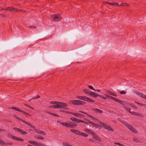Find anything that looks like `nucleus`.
Returning <instances> with one entry per match:
<instances>
[{"mask_svg": "<svg viewBox=\"0 0 146 146\" xmlns=\"http://www.w3.org/2000/svg\"><path fill=\"white\" fill-rule=\"evenodd\" d=\"M125 108L126 110H127V111H128L130 113H131L132 112H131L130 111V110H131V109L129 108H127V107H125Z\"/></svg>", "mask_w": 146, "mask_h": 146, "instance_id": "34", "label": "nucleus"}, {"mask_svg": "<svg viewBox=\"0 0 146 146\" xmlns=\"http://www.w3.org/2000/svg\"><path fill=\"white\" fill-rule=\"evenodd\" d=\"M118 6H123V3H122L120 5H119Z\"/></svg>", "mask_w": 146, "mask_h": 146, "instance_id": "60", "label": "nucleus"}, {"mask_svg": "<svg viewBox=\"0 0 146 146\" xmlns=\"http://www.w3.org/2000/svg\"><path fill=\"white\" fill-rule=\"evenodd\" d=\"M21 121H22L23 122L25 123L27 125L28 123V122H27V121H25V120H23V119H22V120Z\"/></svg>", "mask_w": 146, "mask_h": 146, "instance_id": "43", "label": "nucleus"}, {"mask_svg": "<svg viewBox=\"0 0 146 146\" xmlns=\"http://www.w3.org/2000/svg\"><path fill=\"white\" fill-rule=\"evenodd\" d=\"M34 130L36 133H38V134H42L43 135H46V134L45 132H44L40 131V130L36 129L35 128L34 129Z\"/></svg>", "mask_w": 146, "mask_h": 146, "instance_id": "12", "label": "nucleus"}, {"mask_svg": "<svg viewBox=\"0 0 146 146\" xmlns=\"http://www.w3.org/2000/svg\"><path fill=\"white\" fill-rule=\"evenodd\" d=\"M70 103H72L75 105H84L86 104V102H85L78 100H70Z\"/></svg>", "mask_w": 146, "mask_h": 146, "instance_id": "4", "label": "nucleus"}, {"mask_svg": "<svg viewBox=\"0 0 146 146\" xmlns=\"http://www.w3.org/2000/svg\"><path fill=\"white\" fill-rule=\"evenodd\" d=\"M93 110L96 112H97L100 113H103V111L102 110L96 108L94 109Z\"/></svg>", "mask_w": 146, "mask_h": 146, "instance_id": "23", "label": "nucleus"}, {"mask_svg": "<svg viewBox=\"0 0 146 146\" xmlns=\"http://www.w3.org/2000/svg\"><path fill=\"white\" fill-rule=\"evenodd\" d=\"M135 102V103L137 104H139V105H143L141 103H139V102Z\"/></svg>", "mask_w": 146, "mask_h": 146, "instance_id": "53", "label": "nucleus"}, {"mask_svg": "<svg viewBox=\"0 0 146 146\" xmlns=\"http://www.w3.org/2000/svg\"><path fill=\"white\" fill-rule=\"evenodd\" d=\"M12 109L15 110H16L17 111H19L20 112H21L22 111V110H21V109H19V108H18L17 107H13L12 108Z\"/></svg>", "mask_w": 146, "mask_h": 146, "instance_id": "24", "label": "nucleus"}, {"mask_svg": "<svg viewBox=\"0 0 146 146\" xmlns=\"http://www.w3.org/2000/svg\"><path fill=\"white\" fill-rule=\"evenodd\" d=\"M11 7H9L7 8H6L5 9H3V10H5L6 11H11Z\"/></svg>", "mask_w": 146, "mask_h": 146, "instance_id": "29", "label": "nucleus"}, {"mask_svg": "<svg viewBox=\"0 0 146 146\" xmlns=\"http://www.w3.org/2000/svg\"><path fill=\"white\" fill-rule=\"evenodd\" d=\"M28 28L33 29V28H35V26H29L28 27Z\"/></svg>", "mask_w": 146, "mask_h": 146, "instance_id": "50", "label": "nucleus"}, {"mask_svg": "<svg viewBox=\"0 0 146 146\" xmlns=\"http://www.w3.org/2000/svg\"><path fill=\"white\" fill-rule=\"evenodd\" d=\"M88 123L89 124H91L92 125L96 127H98L99 126V125L98 124H96V123H94L90 121L89 120H88Z\"/></svg>", "mask_w": 146, "mask_h": 146, "instance_id": "17", "label": "nucleus"}, {"mask_svg": "<svg viewBox=\"0 0 146 146\" xmlns=\"http://www.w3.org/2000/svg\"><path fill=\"white\" fill-rule=\"evenodd\" d=\"M21 112H22L23 113L27 115H29V114L23 111H22Z\"/></svg>", "mask_w": 146, "mask_h": 146, "instance_id": "40", "label": "nucleus"}, {"mask_svg": "<svg viewBox=\"0 0 146 146\" xmlns=\"http://www.w3.org/2000/svg\"><path fill=\"white\" fill-rule=\"evenodd\" d=\"M35 143V145L36 146H39V143H38V142H37L36 141Z\"/></svg>", "mask_w": 146, "mask_h": 146, "instance_id": "46", "label": "nucleus"}, {"mask_svg": "<svg viewBox=\"0 0 146 146\" xmlns=\"http://www.w3.org/2000/svg\"><path fill=\"white\" fill-rule=\"evenodd\" d=\"M117 119L121 123L124 124L132 132L135 133H137V131L135 130L133 127L127 123L125 121L119 118H117Z\"/></svg>", "mask_w": 146, "mask_h": 146, "instance_id": "1", "label": "nucleus"}, {"mask_svg": "<svg viewBox=\"0 0 146 146\" xmlns=\"http://www.w3.org/2000/svg\"><path fill=\"white\" fill-rule=\"evenodd\" d=\"M50 103L52 104H56V103H57V102L55 101H51L50 102Z\"/></svg>", "mask_w": 146, "mask_h": 146, "instance_id": "41", "label": "nucleus"}, {"mask_svg": "<svg viewBox=\"0 0 146 146\" xmlns=\"http://www.w3.org/2000/svg\"><path fill=\"white\" fill-rule=\"evenodd\" d=\"M98 96L100 98H102L104 100H106V98L104 97L103 96L99 95V94H97L95 93V95L94 96V98H96Z\"/></svg>", "mask_w": 146, "mask_h": 146, "instance_id": "19", "label": "nucleus"}, {"mask_svg": "<svg viewBox=\"0 0 146 146\" xmlns=\"http://www.w3.org/2000/svg\"><path fill=\"white\" fill-rule=\"evenodd\" d=\"M94 91H97V92H100V90H98V89H97V90L95 89V90H94Z\"/></svg>", "mask_w": 146, "mask_h": 146, "instance_id": "58", "label": "nucleus"}, {"mask_svg": "<svg viewBox=\"0 0 146 146\" xmlns=\"http://www.w3.org/2000/svg\"><path fill=\"white\" fill-rule=\"evenodd\" d=\"M133 140L134 142H135L136 143L138 142H139V140L138 139H136V138H133Z\"/></svg>", "mask_w": 146, "mask_h": 146, "instance_id": "38", "label": "nucleus"}, {"mask_svg": "<svg viewBox=\"0 0 146 146\" xmlns=\"http://www.w3.org/2000/svg\"><path fill=\"white\" fill-rule=\"evenodd\" d=\"M0 144L1 145H6L7 144L3 141L0 139Z\"/></svg>", "mask_w": 146, "mask_h": 146, "instance_id": "25", "label": "nucleus"}, {"mask_svg": "<svg viewBox=\"0 0 146 146\" xmlns=\"http://www.w3.org/2000/svg\"><path fill=\"white\" fill-rule=\"evenodd\" d=\"M19 9H15V12H19Z\"/></svg>", "mask_w": 146, "mask_h": 146, "instance_id": "59", "label": "nucleus"}, {"mask_svg": "<svg viewBox=\"0 0 146 146\" xmlns=\"http://www.w3.org/2000/svg\"><path fill=\"white\" fill-rule=\"evenodd\" d=\"M133 92L134 94H137V95L141 97L142 98H143L144 96L145 95L141 92H140L135 90H133Z\"/></svg>", "mask_w": 146, "mask_h": 146, "instance_id": "11", "label": "nucleus"}, {"mask_svg": "<svg viewBox=\"0 0 146 146\" xmlns=\"http://www.w3.org/2000/svg\"><path fill=\"white\" fill-rule=\"evenodd\" d=\"M12 138L14 140H17L18 141H24L23 139L20 138L15 137L14 136H12Z\"/></svg>", "mask_w": 146, "mask_h": 146, "instance_id": "15", "label": "nucleus"}, {"mask_svg": "<svg viewBox=\"0 0 146 146\" xmlns=\"http://www.w3.org/2000/svg\"><path fill=\"white\" fill-rule=\"evenodd\" d=\"M110 98L113 100L114 101L117 102L118 103H120V104H121L122 102V101H121L120 100H119L118 99H117V98H114L112 96H111V97H110Z\"/></svg>", "mask_w": 146, "mask_h": 146, "instance_id": "18", "label": "nucleus"}, {"mask_svg": "<svg viewBox=\"0 0 146 146\" xmlns=\"http://www.w3.org/2000/svg\"><path fill=\"white\" fill-rule=\"evenodd\" d=\"M19 12H25V11L23 10L22 9H19Z\"/></svg>", "mask_w": 146, "mask_h": 146, "instance_id": "54", "label": "nucleus"}, {"mask_svg": "<svg viewBox=\"0 0 146 146\" xmlns=\"http://www.w3.org/2000/svg\"><path fill=\"white\" fill-rule=\"evenodd\" d=\"M131 114L133 115L137 116L141 118H143L144 117V115L143 114L138 112H132L131 113Z\"/></svg>", "mask_w": 146, "mask_h": 146, "instance_id": "10", "label": "nucleus"}, {"mask_svg": "<svg viewBox=\"0 0 146 146\" xmlns=\"http://www.w3.org/2000/svg\"><path fill=\"white\" fill-rule=\"evenodd\" d=\"M47 146L46 145H45L42 143H40L39 144V146Z\"/></svg>", "mask_w": 146, "mask_h": 146, "instance_id": "45", "label": "nucleus"}, {"mask_svg": "<svg viewBox=\"0 0 146 146\" xmlns=\"http://www.w3.org/2000/svg\"><path fill=\"white\" fill-rule=\"evenodd\" d=\"M105 96L108 98H110V97H111V96H109V95L106 94H105Z\"/></svg>", "mask_w": 146, "mask_h": 146, "instance_id": "47", "label": "nucleus"}, {"mask_svg": "<svg viewBox=\"0 0 146 146\" xmlns=\"http://www.w3.org/2000/svg\"><path fill=\"white\" fill-rule=\"evenodd\" d=\"M89 140L90 141L92 142H95V141L94 140L91 139H89Z\"/></svg>", "mask_w": 146, "mask_h": 146, "instance_id": "51", "label": "nucleus"}, {"mask_svg": "<svg viewBox=\"0 0 146 146\" xmlns=\"http://www.w3.org/2000/svg\"><path fill=\"white\" fill-rule=\"evenodd\" d=\"M83 92L84 93L90 95L91 96L94 97V96L95 95V93L89 91L87 89H85L83 90Z\"/></svg>", "mask_w": 146, "mask_h": 146, "instance_id": "8", "label": "nucleus"}, {"mask_svg": "<svg viewBox=\"0 0 146 146\" xmlns=\"http://www.w3.org/2000/svg\"><path fill=\"white\" fill-rule=\"evenodd\" d=\"M132 107H133L134 108H135V109H137V107L135 106H132Z\"/></svg>", "mask_w": 146, "mask_h": 146, "instance_id": "55", "label": "nucleus"}, {"mask_svg": "<svg viewBox=\"0 0 146 146\" xmlns=\"http://www.w3.org/2000/svg\"><path fill=\"white\" fill-rule=\"evenodd\" d=\"M76 123H84L83 121V120H81L80 119H77L76 121L75 122Z\"/></svg>", "mask_w": 146, "mask_h": 146, "instance_id": "31", "label": "nucleus"}, {"mask_svg": "<svg viewBox=\"0 0 146 146\" xmlns=\"http://www.w3.org/2000/svg\"><path fill=\"white\" fill-rule=\"evenodd\" d=\"M5 15L3 14H0V17H5Z\"/></svg>", "mask_w": 146, "mask_h": 146, "instance_id": "52", "label": "nucleus"}, {"mask_svg": "<svg viewBox=\"0 0 146 146\" xmlns=\"http://www.w3.org/2000/svg\"><path fill=\"white\" fill-rule=\"evenodd\" d=\"M25 105L26 106H27L29 108H30V109H33V110L34 109V108H33V107H32L30 106H29V105H28V106L27 105V104H25Z\"/></svg>", "mask_w": 146, "mask_h": 146, "instance_id": "37", "label": "nucleus"}, {"mask_svg": "<svg viewBox=\"0 0 146 146\" xmlns=\"http://www.w3.org/2000/svg\"><path fill=\"white\" fill-rule=\"evenodd\" d=\"M56 108H58L60 109L64 108L66 110L69 109L68 108L66 107L67 106V104L64 103L62 102H58L56 104Z\"/></svg>", "mask_w": 146, "mask_h": 146, "instance_id": "3", "label": "nucleus"}, {"mask_svg": "<svg viewBox=\"0 0 146 146\" xmlns=\"http://www.w3.org/2000/svg\"><path fill=\"white\" fill-rule=\"evenodd\" d=\"M106 93H108V94H110V95H111L112 96H116L117 95L116 94H115L114 93L111 92V91L108 90L107 92Z\"/></svg>", "mask_w": 146, "mask_h": 146, "instance_id": "22", "label": "nucleus"}, {"mask_svg": "<svg viewBox=\"0 0 146 146\" xmlns=\"http://www.w3.org/2000/svg\"><path fill=\"white\" fill-rule=\"evenodd\" d=\"M27 125H28L29 126H30L31 127L33 128L34 129L35 128V127L33 125H32L31 124L28 122V124Z\"/></svg>", "mask_w": 146, "mask_h": 146, "instance_id": "35", "label": "nucleus"}, {"mask_svg": "<svg viewBox=\"0 0 146 146\" xmlns=\"http://www.w3.org/2000/svg\"><path fill=\"white\" fill-rule=\"evenodd\" d=\"M128 4L126 3H123V6H128Z\"/></svg>", "mask_w": 146, "mask_h": 146, "instance_id": "57", "label": "nucleus"}, {"mask_svg": "<svg viewBox=\"0 0 146 146\" xmlns=\"http://www.w3.org/2000/svg\"><path fill=\"white\" fill-rule=\"evenodd\" d=\"M108 3L109 5H113L114 6H119V5L118 4V3H110L109 2H107Z\"/></svg>", "mask_w": 146, "mask_h": 146, "instance_id": "26", "label": "nucleus"}, {"mask_svg": "<svg viewBox=\"0 0 146 146\" xmlns=\"http://www.w3.org/2000/svg\"><path fill=\"white\" fill-rule=\"evenodd\" d=\"M79 135L84 137H87L88 136V135L87 134L82 132H80Z\"/></svg>", "mask_w": 146, "mask_h": 146, "instance_id": "27", "label": "nucleus"}, {"mask_svg": "<svg viewBox=\"0 0 146 146\" xmlns=\"http://www.w3.org/2000/svg\"><path fill=\"white\" fill-rule=\"evenodd\" d=\"M88 119H87L86 120L87 121V122H86V121H83L85 122V123H85V124H89V123H88Z\"/></svg>", "mask_w": 146, "mask_h": 146, "instance_id": "49", "label": "nucleus"}, {"mask_svg": "<svg viewBox=\"0 0 146 146\" xmlns=\"http://www.w3.org/2000/svg\"><path fill=\"white\" fill-rule=\"evenodd\" d=\"M52 20L54 22L59 21L62 19L61 17L59 15H52Z\"/></svg>", "mask_w": 146, "mask_h": 146, "instance_id": "7", "label": "nucleus"}, {"mask_svg": "<svg viewBox=\"0 0 146 146\" xmlns=\"http://www.w3.org/2000/svg\"><path fill=\"white\" fill-rule=\"evenodd\" d=\"M50 107L51 108L53 109L54 108H56V104L53 105L51 106Z\"/></svg>", "mask_w": 146, "mask_h": 146, "instance_id": "42", "label": "nucleus"}, {"mask_svg": "<svg viewBox=\"0 0 146 146\" xmlns=\"http://www.w3.org/2000/svg\"><path fill=\"white\" fill-rule=\"evenodd\" d=\"M14 116L18 120L21 121L22 120V119H21L20 117L16 116L15 115H14Z\"/></svg>", "mask_w": 146, "mask_h": 146, "instance_id": "36", "label": "nucleus"}, {"mask_svg": "<svg viewBox=\"0 0 146 146\" xmlns=\"http://www.w3.org/2000/svg\"><path fill=\"white\" fill-rule=\"evenodd\" d=\"M15 9L13 7H11V11L15 12Z\"/></svg>", "mask_w": 146, "mask_h": 146, "instance_id": "48", "label": "nucleus"}, {"mask_svg": "<svg viewBox=\"0 0 146 146\" xmlns=\"http://www.w3.org/2000/svg\"><path fill=\"white\" fill-rule=\"evenodd\" d=\"M143 98H144L146 99V95L145 94L144 95V96Z\"/></svg>", "mask_w": 146, "mask_h": 146, "instance_id": "61", "label": "nucleus"}, {"mask_svg": "<svg viewBox=\"0 0 146 146\" xmlns=\"http://www.w3.org/2000/svg\"><path fill=\"white\" fill-rule=\"evenodd\" d=\"M70 131L78 135H80V132L79 131L74 129H71Z\"/></svg>", "mask_w": 146, "mask_h": 146, "instance_id": "14", "label": "nucleus"}, {"mask_svg": "<svg viewBox=\"0 0 146 146\" xmlns=\"http://www.w3.org/2000/svg\"><path fill=\"white\" fill-rule=\"evenodd\" d=\"M40 97L39 96H35L33 97L31 99L29 100V101H31L33 99H37L39 98Z\"/></svg>", "mask_w": 146, "mask_h": 146, "instance_id": "28", "label": "nucleus"}, {"mask_svg": "<svg viewBox=\"0 0 146 146\" xmlns=\"http://www.w3.org/2000/svg\"><path fill=\"white\" fill-rule=\"evenodd\" d=\"M93 138L95 139L98 140L100 142L101 141V140L100 139V138L97 136L95 133H94L93 134Z\"/></svg>", "mask_w": 146, "mask_h": 146, "instance_id": "13", "label": "nucleus"}, {"mask_svg": "<svg viewBox=\"0 0 146 146\" xmlns=\"http://www.w3.org/2000/svg\"><path fill=\"white\" fill-rule=\"evenodd\" d=\"M79 112H80V113H83V114H86V115H88V116H89V117H90V118H91L93 119H96L94 117L92 116H91L89 114H88L87 113L85 112H84L82 111L81 110H79Z\"/></svg>", "mask_w": 146, "mask_h": 146, "instance_id": "16", "label": "nucleus"}, {"mask_svg": "<svg viewBox=\"0 0 146 146\" xmlns=\"http://www.w3.org/2000/svg\"><path fill=\"white\" fill-rule=\"evenodd\" d=\"M88 87L90 88V89H92L93 90H95V89H94L93 87L92 86H88Z\"/></svg>", "mask_w": 146, "mask_h": 146, "instance_id": "44", "label": "nucleus"}, {"mask_svg": "<svg viewBox=\"0 0 146 146\" xmlns=\"http://www.w3.org/2000/svg\"><path fill=\"white\" fill-rule=\"evenodd\" d=\"M48 113H49V114H50V115H52L53 116H55L58 117H59L58 115H57V114H55V113H50L49 112H48Z\"/></svg>", "mask_w": 146, "mask_h": 146, "instance_id": "30", "label": "nucleus"}, {"mask_svg": "<svg viewBox=\"0 0 146 146\" xmlns=\"http://www.w3.org/2000/svg\"><path fill=\"white\" fill-rule=\"evenodd\" d=\"M36 141H33V145H35V143Z\"/></svg>", "mask_w": 146, "mask_h": 146, "instance_id": "63", "label": "nucleus"}, {"mask_svg": "<svg viewBox=\"0 0 146 146\" xmlns=\"http://www.w3.org/2000/svg\"><path fill=\"white\" fill-rule=\"evenodd\" d=\"M85 131L88 133L92 134L93 135L94 133L92 131L88 129H85Z\"/></svg>", "mask_w": 146, "mask_h": 146, "instance_id": "21", "label": "nucleus"}, {"mask_svg": "<svg viewBox=\"0 0 146 146\" xmlns=\"http://www.w3.org/2000/svg\"><path fill=\"white\" fill-rule=\"evenodd\" d=\"M99 123L102 125L103 127L105 129H107V130L109 131L111 130L112 131H113V129L110 126L102 122H100Z\"/></svg>", "mask_w": 146, "mask_h": 146, "instance_id": "6", "label": "nucleus"}, {"mask_svg": "<svg viewBox=\"0 0 146 146\" xmlns=\"http://www.w3.org/2000/svg\"><path fill=\"white\" fill-rule=\"evenodd\" d=\"M13 129L20 132L22 134L26 135L27 134V133L26 132L20 129L15 127H14Z\"/></svg>", "mask_w": 146, "mask_h": 146, "instance_id": "9", "label": "nucleus"}, {"mask_svg": "<svg viewBox=\"0 0 146 146\" xmlns=\"http://www.w3.org/2000/svg\"><path fill=\"white\" fill-rule=\"evenodd\" d=\"M70 113L76 116L77 117H81L82 116V115L81 114L78 113L70 112Z\"/></svg>", "mask_w": 146, "mask_h": 146, "instance_id": "20", "label": "nucleus"}, {"mask_svg": "<svg viewBox=\"0 0 146 146\" xmlns=\"http://www.w3.org/2000/svg\"><path fill=\"white\" fill-rule=\"evenodd\" d=\"M57 122L66 127L72 128H74V127H76L77 126V125L76 123L71 121L67 123L58 120L57 121Z\"/></svg>", "mask_w": 146, "mask_h": 146, "instance_id": "2", "label": "nucleus"}, {"mask_svg": "<svg viewBox=\"0 0 146 146\" xmlns=\"http://www.w3.org/2000/svg\"><path fill=\"white\" fill-rule=\"evenodd\" d=\"M9 144L10 145H11L12 144V143H10V144Z\"/></svg>", "mask_w": 146, "mask_h": 146, "instance_id": "64", "label": "nucleus"}, {"mask_svg": "<svg viewBox=\"0 0 146 146\" xmlns=\"http://www.w3.org/2000/svg\"><path fill=\"white\" fill-rule=\"evenodd\" d=\"M120 93L121 94H126V92L125 91L122 90L120 92Z\"/></svg>", "mask_w": 146, "mask_h": 146, "instance_id": "39", "label": "nucleus"}, {"mask_svg": "<svg viewBox=\"0 0 146 146\" xmlns=\"http://www.w3.org/2000/svg\"><path fill=\"white\" fill-rule=\"evenodd\" d=\"M33 141H29V143L33 145Z\"/></svg>", "mask_w": 146, "mask_h": 146, "instance_id": "56", "label": "nucleus"}, {"mask_svg": "<svg viewBox=\"0 0 146 146\" xmlns=\"http://www.w3.org/2000/svg\"><path fill=\"white\" fill-rule=\"evenodd\" d=\"M70 119L74 122H75L77 120V119L74 117L70 118Z\"/></svg>", "mask_w": 146, "mask_h": 146, "instance_id": "32", "label": "nucleus"}, {"mask_svg": "<svg viewBox=\"0 0 146 146\" xmlns=\"http://www.w3.org/2000/svg\"><path fill=\"white\" fill-rule=\"evenodd\" d=\"M35 137L36 139H40L43 140L44 139V138L41 136H38L37 137H36V136H35Z\"/></svg>", "mask_w": 146, "mask_h": 146, "instance_id": "33", "label": "nucleus"}, {"mask_svg": "<svg viewBox=\"0 0 146 146\" xmlns=\"http://www.w3.org/2000/svg\"><path fill=\"white\" fill-rule=\"evenodd\" d=\"M76 98L79 99L83 100V101H87L89 102H94V101L91 99H90L88 98L82 96H76Z\"/></svg>", "mask_w": 146, "mask_h": 146, "instance_id": "5", "label": "nucleus"}, {"mask_svg": "<svg viewBox=\"0 0 146 146\" xmlns=\"http://www.w3.org/2000/svg\"><path fill=\"white\" fill-rule=\"evenodd\" d=\"M4 131V130L3 129H0V132H1V131Z\"/></svg>", "mask_w": 146, "mask_h": 146, "instance_id": "62", "label": "nucleus"}]
</instances>
